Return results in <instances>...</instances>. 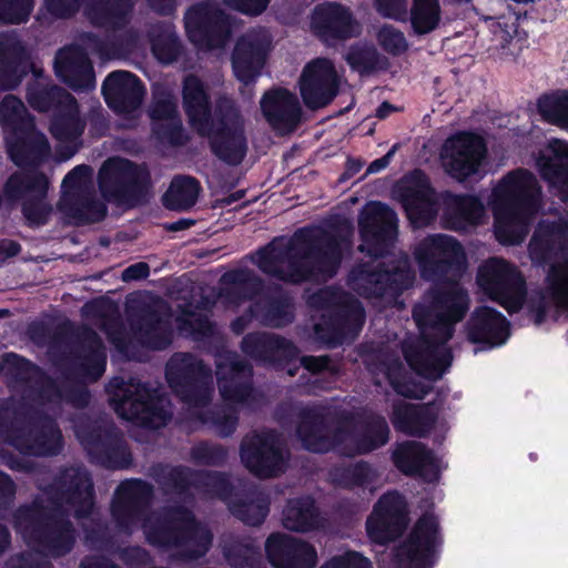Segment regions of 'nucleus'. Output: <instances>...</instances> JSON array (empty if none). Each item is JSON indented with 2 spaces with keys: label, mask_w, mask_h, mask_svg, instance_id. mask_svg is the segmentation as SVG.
<instances>
[{
  "label": "nucleus",
  "mask_w": 568,
  "mask_h": 568,
  "mask_svg": "<svg viewBox=\"0 0 568 568\" xmlns=\"http://www.w3.org/2000/svg\"><path fill=\"white\" fill-rule=\"evenodd\" d=\"M131 328L136 342L146 349L164 351L172 344L173 331L170 322L151 305H143L139 310Z\"/></svg>",
  "instance_id": "44"
},
{
  "label": "nucleus",
  "mask_w": 568,
  "mask_h": 568,
  "mask_svg": "<svg viewBox=\"0 0 568 568\" xmlns=\"http://www.w3.org/2000/svg\"><path fill=\"white\" fill-rule=\"evenodd\" d=\"M282 525L285 529L296 532L317 529L320 511L315 500L311 496L288 499L282 513Z\"/></svg>",
  "instance_id": "54"
},
{
  "label": "nucleus",
  "mask_w": 568,
  "mask_h": 568,
  "mask_svg": "<svg viewBox=\"0 0 568 568\" xmlns=\"http://www.w3.org/2000/svg\"><path fill=\"white\" fill-rule=\"evenodd\" d=\"M8 374L23 386V400L45 405L57 394L55 382L37 364L16 353L6 355Z\"/></svg>",
  "instance_id": "31"
},
{
  "label": "nucleus",
  "mask_w": 568,
  "mask_h": 568,
  "mask_svg": "<svg viewBox=\"0 0 568 568\" xmlns=\"http://www.w3.org/2000/svg\"><path fill=\"white\" fill-rule=\"evenodd\" d=\"M487 156L485 140L473 132H459L448 138L442 150L446 173L458 182L481 178V165Z\"/></svg>",
  "instance_id": "19"
},
{
  "label": "nucleus",
  "mask_w": 568,
  "mask_h": 568,
  "mask_svg": "<svg viewBox=\"0 0 568 568\" xmlns=\"http://www.w3.org/2000/svg\"><path fill=\"white\" fill-rule=\"evenodd\" d=\"M443 539L437 517L424 513L406 538L394 549V561L399 568H434Z\"/></svg>",
  "instance_id": "13"
},
{
  "label": "nucleus",
  "mask_w": 568,
  "mask_h": 568,
  "mask_svg": "<svg viewBox=\"0 0 568 568\" xmlns=\"http://www.w3.org/2000/svg\"><path fill=\"white\" fill-rule=\"evenodd\" d=\"M398 195L414 229L430 225L438 213L436 190L422 169L406 173L397 184Z\"/></svg>",
  "instance_id": "20"
},
{
  "label": "nucleus",
  "mask_w": 568,
  "mask_h": 568,
  "mask_svg": "<svg viewBox=\"0 0 568 568\" xmlns=\"http://www.w3.org/2000/svg\"><path fill=\"white\" fill-rule=\"evenodd\" d=\"M26 98L29 105L38 112L54 111L55 113L68 104L75 103V98L57 84L29 87Z\"/></svg>",
  "instance_id": "56"
},
{
  "label": "nucleus",
  "mask_w": 568,
  "mask_h": 568,
  "mask_svg": "<svg viewBox=\"0 0 568 568\" xmlns=\"http://www.w3.org/2000/svg\"><path fill=\"white\" fill-rule=\"evenodd\" d=\"M77 437L95 464L108 469H124L132 463V454L114 425H82L77 429Z\"/></svg>",
  "instance_id": "17"
},
{
  "label": "nucleus",
  "mask_w": 568,
  "mask_h": 568,
  "mask_svg": "<svg viewBox=\"0 0 568 568\" xmlns=\"http://www.w3.org/2000/svg\"><path fill=\"white\" fill-rule=\"evenodd\" d=\"M182 104L190 126L209 141L211 152L229 165H239L247 153L245 121L235 102L221 98L212 108L203 81L189 74L183 80Z\"/></svg>",
  "instance_id": "2"
},
{
  "label": "nucleus",
  "mask_w": 568,
  "mask_h": 568,
  "mask_svg": "<svg viewBox=\"0 0 568 568\" xmlns=\"http://www.w3.org/2000/svg\"><path fill=\"white\" fill-rule=\"evenodd\" d=\"M358 233L362 253L373 258L386 256L397 240V213L381 201L368 202L358 215Z\"/></svg>",
  "instance_id": "15"
},
{
  "label": "nucleus",
  "mask_w": 568,
  "mask_h": 568,
  "mask_svg": "<svg viewBox=\"0 0 568 568\" xmlns=\"http://www.w3.org/2000/svg\"><path fill=\"white\" fill-rule=\"evenodd\" d=\"M352 420L353 414L347 410H336L314 404L301 408L297 413L296 434L307 452L318 454L328 443L326 433L329 424H349Z\"/></svg>",
  "instance_id": "28"
},
{
  "label": "nucleus",
  "mask_w": 568,
  "mask_h": 568,
  "mask_svg": "<svg viewBox=\"0 0 568 568\" xmlns=\"http://www.w3.org/2000/svg\"><path fill=\"white\" fill-rule=\"evenodd\" d=\"M313 36L326 47H334L357 36L356 20L349 8L337 2L316 4L310 18Z\"/></svg>",
  "instance_id": "25"
},
{
  "label": "nucleus",
  "mask_w": 568,
  "mask_h": 568,
  "mask_svg": "<svg viewBox=\"0 0 568 568\" xmlns=\"http://www.w3.org/2000/svg\"><path fill=\"white\" fill-rule=\"evenodd\" d=\"M201 190V183L196 178L175 175L163 194L162 203L171 211H187L196 204Z\"/></svg>",
  "instance_id": "55"
},
{
  "label": "nucleus",
  "mask_w": 568,
  "mask_h": 568,
  "mask_svg": "<svg viewBox=\"0 0 568 568\" xmlns=\"http://www.w3.org/2000/svg\"><path fill=\"white\" fill-rule=\"evenodd\" d=\"M7 152L12 163L20 169H39L51 154L47 136L32 122L17 128L8 140Z\"/></svg>",
  "instance_id": "36"
},
{
  "label": "nucleus",
  "mask_w": 568,
  "mask_h": 568,
  "mask_svg": "<svg viewBox=\"0 0 568 568\" xmlns=\"http://www.w3.org/2000/svg\"><path fill=\"white\" fill-rule=\"evenodd\" d=\"M338 90L339 79L332 61L318 58L305 65L300 79V93L307 109L325 108Z\"/></svg>",
  "instance_id": "26"
},
{
  "label": "nucleus",
  "mask_w": 568,
  "mask_h": 568,
  "mask_svg": "<svg viewBox=\"0 0 568 568\" xmlns=\"http://www.w3.org/2000/svg\"><path fill=\"white\" fill-rule=\"evenodd\" d=\"M57 497L74 508V517L88 519L95 505L94 484L83 467L70 466L60 470L52 485Z\"/></svg>",
  "instance_id": "29"
},
{
  "label": "nucleus",
  "mask_w": 568,
  "mask_h": 568,
  "mask_svg": "<svg viewBox=\"0 0 568 568\" xmlns=\"http://www.w3.org/2000/svg\"><path fill=\"white\" fill-rule=\"evenodd\" d=\"M17 439L16 449L26 456L53 457L64 447L57 420L42 412L37 413V418L26 425L22 436Z\"/></svg>",
  "instance_id": "32"
},
{
  "label": "nucleus",
  "mask_w": 568,
  "mask_h": 568,
  "mask_svg": "<svg viewBox=\"0 0 568 568\" xmlns=\"http://www.w3.org/2000/svg\"><path fill=\"white\" fill-rule=\"evenodd\" d=\"M541 186L532 172L519 168L508 172L493 189L489 205L495 235L503 244H519L538 213Z\"/></svg>",
  "instance_id": "4"
},
{
  "label": "nucleus",
  "mask_w": 568,
  "mask_h": 568,
  "mask_svg": "<svg viewBox=\"0 0 568 568\" xmlns=\"http://www.w3.org/2000/svg\"><path fill=\"white\" fill-rule=\"evenodd\" d=\"M98 187L106 202L134 207L149 201L152 176L145 163L110 158L99 170Z\"/></svg>",
  "instance_id": "10"
},
{
  "label": "nucleus",
  "mask_w": 568,
  "mask_h": 568,
  "mask_svg": "<svg viewBox=\"0 0 568 568\" xmlns=\"http://www.w3.org/2000/svg\"><path fill=\"white\" fill-rule=\"evenodd\" d=\"M12 526L37 552L59 559L75 546L78 532L64 511L39 500L20 505L12 514Z\"/></svg>",
  "instance_id": "5"
},
{
  "label": "nucleus",
  "mask_w": 568,
  "mask_h": 568,
  "mask_svg": "<svg viewBox=\"0 0 568 568\" xmlns=\"http://www.w3.org/2000/svg\"><path fill=\"white\" fill-rule=\"evenodd\" d=\"M33 70L30 53L23 42L13 36L0 37V91L18 88Z\"/></svg>",
  "instance_id": "41"
},
{
  "label": "nucleus",
  "mask_w": 568,
  "mask_h": 568,
  "mask_svg": "<svg viewBox=\"0 0 568 568\" xmlns=\"http://www.w3.org/2000/svg\"><path fill=\"white\" fill-rule=\"evenodd\" d=\"M414 257L423 278L442 282L459 278L467 266L462 243L447 234H430L418 242Z\"/></svg>",
  "instance_id": "11"
},
{
  "label": "nucleus",
  "mask_w": 568,
  "mask_h": 568,
  "mask_svg": "<svg viewBox=\"0 0 568 568\" xmlns=\"http://www.w3.org/2000/svg\"><path fill=\"white\" fill-rule=\"evenodd\" d=\"M165 379L175 396L190 407L193 420L213 429L220 437H230L236 430L239 416L223 407L204 408L212 398L211 368L192 353H174L165 365Z\"/></svg>",
  "instance_id": "3"
},
{
  "label": "nucleus",
  "mask_w": 568,
  "mask_h": 568,
  "mask_svg": "<svg viewBox=\"0 0 568 568\" xmlns=\"http://www.w3.org/2000/svg\"><path fill=\"white\" fill-rule=\"evenodd\" d=\"M101 91L106 105L118 114L136 111L146 93L141 79L124 70L110 72L102 83Z\"/></svg>",
  "instance_id": "35"
},
{
  "label": "nucleus",
  "mask_w": 568,
  "mask_h": 568,
  "mask_svg": "<svg viewBox=\"0 0 568 568\" xmlns=\"http://www.w3.org/2000/svg\"><path fill=\"white\" fill-rule=\"evenodd\" d=\"M221 296L233 304L253 301L262 294L264 280L248 267L233 268L221 276Z\"/></svg>",
  "instance_id": "51"
},
{
  "label": "nucleus",
  "mask_w": 568,
  "mask_h": 568,
  "mask_svg": "<svg viewBox=\"0 0 568 568\" xmlns=\"http://www.w3.org/2000/svg\"><path fill=\"white\" fill-rule=\"evenodd\" d=\"M390 436V429L386 418L377 413H372L362 422L359 432L353 435L352 445L345 447L347 456L367 455L385 446Z\"/></svg>",
  "instance_id": "50"
},
{
  "label": "nucleus",
  "mask_w": 568,
  "mask_h": 568,
  "mask_svg": "<svg viewBox=\"0 0 568 568\" xmlns=\"http://www.w3.org/2000/svg\"><path fill=\"white\" fill-rule=\"evenodd\" d=\"M477 284L510 315L518 313L527 295L526 280L514 264L504 258H489L478 268Z\"/></svg>",
  "instance_id": "12"
},
{
  "label": "nucleus",
  "mask_w": 568,
  "mask_h": 568,
  "mask_svg": "<svg viewBox=\"0 0 568 568\" xmlns=\"http://www.w3.org/2000/svg\"><path fill=\"white\" fill-rule=\"evenodd\" d=\"M54 71L75 92H88L95 87L93 64L84 48L70 45L60 49L54 58Z\"/></svg>",
  "instance_id": "39"
},
{
  "label": "nucleus",
  "mask_w": 568,
  "mask_h": 568,
  "mask_svg": "<svg viewBox=\"0 0 568 568\" xmlns=\"http://www.w3.org/2000/svg\"><path fill=\"white\" fill-rule=\"evenodd\" d=\"M87 123L81 118L79 104H68L65 108L55 112L50 122V133L60 143H67L63 152L60 151L63 160L73 156L82 145V134Z\"/></svg>",
  "instance_id": "46"
},
{
  "label": "nucleus",
  "mask_w": 568,
  "mask_h": 568,
  "mask_svg": "<svg viewBox=\"0 0 568 568\" xmlns=\"http://www.w3.org/2000/svg\"><path fill=\"white\" fill-rule=\"evenodd\" d=\"M116 415L149 429L165 426L172 418L170 402L159 389L136 378L114 377L106 386Z\"/></svg>",
  "instance_id": "8"
},
{
  "label": "nucleus",
  "mask_w": 568,
  "mask_h": 568,
  "mask_svg": "<svg viewBox=\"0 0 568 568\" xmlns=\"http://www.w3.org/2000/svg\"><path fill=\"white\" fill-rule=\"evenodd\" d=\"M531 258L541 265H549L545 283L554 304L568 311V221L540 220L529 242Z\"/></svg>",
  "instance_id": "7"
},
{
  "label": "nucleus",
  "mask_w": 568,
  "mask_h": 568,
  "mask_svg": "<svg viewBox=\"0 0 568 568\" xmlns=\"http://www.w3.org/2000/svg\"><path fill=\"white\" fill-rule=\"evenodd\" d=\"M261 111L270 126L282 133L294 132L302 120L297 97L286 88L266 91L261 99Z\"/></svg>",
  "instance_id": "38"
},
{
  "label": "nucleus",
  "mask_w": 568,
  "mask_h": 568,
  "mask_svg": "<svg viewBox=\"0 0 568 568\" xmlns=\"http://www.w3.org/2000/svg\"><path fill=\"white\" fill-rule=\"evenodd\" d=\"M199 469L185 465L170 466L163 471L160 484L166 493L181 498L192 496V488L197 489Z\"/></svg>",
  "instance_id": "58"
},
{
  "label": "nucleus",
  "mask_w": 568,
  "mask_h": 568,
  "mask_svg": "<svg viewBox=\"0 0 568 568\" xmlns=\"http://www.w3.org/2000/svg\"><path fill=\"white\" fill-rule=\"evenodd\" d=\"M242 352L248 357L268 364H288L297 356L298 349L293 342L276 334L253 332L241 342Z\"/></svg>",
  "instance_id": "42"
},
{
  "label": "nucleus",
  "mask_w": 568,
  "mask_h": 568,
  "mask_svg": "<svg viewBox=\"0 0 568 568\" xmlns=\"http://www.w3.org/2000/svg\"><path fill=\"white\" fill-rule=\"evenodd\" d=\"M184 27L189 40L205 50L223 48L232 33L230 16L211 1L191 6L184 16Z\"/></svg>",
  "instance_id": "16"
},
{
  "label": "nucleus",
  "mask_w": 568,
  "mask_h": 568,
  "mask_svg": "<svg viewBox=\"0 0 568 568\" xmlns=\"http://www.w3.org/2000/svg\"><path fill=\"white\" fill-rule=\"evenodd\" d=\"M176 327L181 334L191 337L195 342L209 339L215 334V324L209 316L190 308H183L176 317Z\"/></svg>",
  "instance_id": "62"
},
{
  "label": "nucleus",
  "mask_w": 568,
  "mask_h": 568,
  "mask_svg": "<svg viewBox=\"0 0 568 568\" xmlns=\"http://www.w3.org/2000/svg\"><path fill=\"white\" fill-rule=\"evenodd\" d=\"M540 176L568 205V142L552 139L537 158Z\"/></svg>",
  "instance_id": "43"
},
{
  "label": "nucleus",
  "mask_w": 568,
  "mask_h": 568,
  "mask_svg": "<svg viewBox=\"0 0 568 568\" xmlns=\"http://www.w3.org/2000/svg\"><path fill=\"white\" fill-rule=\"evenodd\" d=\"M376 474L369 463L359 460L338 468L334 474V481L342 488H365L375 480Z\"/></svg>",
  "instance_id": "64"
},
{
  "label": "nucleus",
  "mask_w": 568,
  "mask_h": 568,
  "mask_svg": "<svg viewBox=\"0 0 568 568\" xmlns=\"http://www.w3.org/2000/svg\"><path fill=\"white\" fill-rule=\"evenodd\" d=\"M271 49V39L260 31H250L241 36L232 52V68L236 79L250 84L256 80L266 62Z\"/></svg>",
  "instance_id": "33"
},
{
  "label": "nucleus",
  "mask_w": 568,
  "mask_h": 568,
  "mask_svg": "<svg viewBox=\"0 0 568 568\" xmlns=\"http://www.w3.org/2000/svg\"><path fill=\"white\" fill-rule=\"evenodd\" d=\"M223 555L233 568H266L253 541L232 540L223 547Z\"/></svg>",
  "instance_id": "60"
},
{
  "label": "nucleus",
  "mask_w": 568,
  "mask_h": 568,
  "mask_svg": "<svg viewBox=\"0 0 568 568\" xmlns=\"http://www.w3.org/2000/svg\"><path fill=\"white\" fill-rule=\"evenodd\" d=\"M149 545L159 549H178L184 561L203 558L213 544L211 529L184 507H175L143 525Z\"/></svg>",
  "instance_id": "6"
},
{
  "label": "nucleus",
  "mask_w": 568,
  "mask_h": 568,
  "mask_svg": "<svg viewBox=\"0 0 568 568\" xmlns=\"http://www.w3.org/2000/svg\"><path fill=\"white\" fill-rule=\"evenodd\" d=\"M293 308L292 298L287 294L270 296L263 305L260 303L262 322L275 328L287 326L295 318Z\"/></svg>",
  "instance_id": "59"
},
{
  "label": "nucleus",
  "mask_w": 568,
  "mask_h": 568,
  "mask_svg": "<svg viewBox=\"0 0 568 568\" xmlns=\"http://www.w3.org/2000/svg\"><path fill=\"white\" fill-rule=\"evenodd\" d=\"M79 351L75 353L77 372L92 382H97L106 368V353L101 337L90 328L83 327L79 335Z\"/></svg>",
  "instance_id": "47"
},
{
  "label": "nucleus",
  "mask_w": 568,
  "mask_h": 568,
  "mask_svg": "<svg viewBox=\"0 0 568 568\" xmlns=\"http://www.w3.org/2000/svg\"><path fill=\"white\" fill-rule=\"evenodd\" d=\"M394 466L405 476L426 478L437 475L436 458L432 449L416 440L397 443L392 452Z\"/></svg>",
  "instance_id": "45"
},
{
  "label": "nucleus",
  "mask_w": 568,
  "mask_h": 568,
  "mask_svg": "<svg viewBox=\"0 0 568 568\" xmlns=\"http://www.w3.org/2000/svg\"><path fill=\"white\" fill-rule=\"evenodd\" d=\"M367 371L372 374H384L390 387L405 398L424 399L433 389L406 371L399 357L383 349H374L364 358Z\"/></svg>",
  "instance_id": "30"
},
{
  "label": "nucleus",
  "mask_w": 568,
  "mask_h": 568,
  "mask_svg": "<svg viewBox=\"0 0 568 568\" xmlns=\"http://www.w3.org/2000/svg\"><path fill=\"white\" fill-rule=\"evenodd\" d=\"M57 206L61 213L73 219L77 225L102 222L108 214V206L87 191H63Z\"/></svg>",
  "instance_id": "48"
},
{
  "label": "nucleus",
  "mask_w": 568,
  "mask_h": 568,
  "mask_svg": "<svg viewBox=\"0 0 568 568\" xmlns=\"http://www.w3.org/2000/svg\"><path fill=\"white\" fill-rule=\"evenodd\" d=\"M537 109L547 123L568 129V90L544 94L537 101Z\"/></svg>",
  "instance_id": "61"
},
{
  "label": "nucleus",
  "mask_w": 568,
  "mask_h": 568,
  "mask_svg": "<svg viewBox=\"0 0 568 568\" xmlns=\"http://www.w3.org/2000/svg\"><path fill=\"white\" fill-rule=\"evenodd\" d=\"M271 499L256 486L248 487L230 503V511L243 524L251 527L261 526L270 513Z\"/></svg>",
  "instance_id": "53"
},
{
  "label": "nucleus",
  "mask_w": 568,
  "mask_h": 568,
  "mask_svg": "<svg viewBox=\"0 0 568 568\" xmlns=\"http://www.w3.org/2000/svg\"><path fill=\"white\" fill-rule=\"evenodd\" d=\"M440 21L439 0H413L410 24L416 34L423 36L434 31Z\"/></svg>",
  "instance_id": "63"
},
{
  "label": "nucleus",
  "mask_w": 568,
  "mask_h": 568,
  "mask_svg": "<svg viewBox=\"0 0 568 568\" xmlns=\"http://www.w3.org/2000/svg\"><path fill=\"white\" fill-rule=\"evenodd\" d=\"M84 2V13L92 26L113 30L130 22L134 8L132 0H44V7L50 16L69 19Z\"/></svg>",
  "instance_id": "18"
},
{
  "label": "nucleus",
  "mask_w": 568,
  "mask_h": 568,
  "mask_svg": "<svg viewBox=\"0 0 568 568\" xmlns=\"http://www.w3.org/2000/svg\"><path fill=\"white\" fill-rule=\"evenodd\" d=\"M402 353L408 367L417 376L430 382L440 379L454 359L449 347H442L427 334L403 342Z\"/></svg>",
  "instance_id": "24"
},
{
  "label": "nucleus",
  "mask_w": 568,
  "mask_h": 568,
  "mask_svg": "<svg viewBox=\"0 0 568 568\" xmlns=\"http://www.w3.org/2000/svg\"><path fill=\"white\" fill-rule=\"evenodd\" d=\"M154 497L153 486L141 478L122 481L111 503V516L118 530L131 535L145 516Z\"/></svg>",
  "instance_id": "22"
},
{
  "label": "nucleus",
  "mask_w": 568,
  "mask_h": 568,
  "mask_svg": "<svg viewBox=\"0 0 568 568\" xmlns=\"http://www.w3.org/2000/svg\"><path fill=\"white\" fill-rule=\"evenodd\" d=\"M332 227L306 225L288 239L276 236L255 252L253 263L263 274L290 285L332 280L341 268L344 250L352 246L353 226L343 219Z\"/></svg>",
  "instance_id": "1"
},
{
  "label": "nucleus",
  "mask_w": 568,
  "mask_h": 568,
  "mask_svg": "<svg viewBox=\"0 0 568 568\" xmlns=\"http://www.w3.org/2000/svg\"><path fill=\"white\" fill-rule=\"evenodd\" d=\"M240 457L245 468L261 479L273 478L285 470V458L274 429L245 436L240 445Z\"/></svg>",
  "instance_id": "21"
},
{
  "label": "nucleus",
  "mask_w": 568,
  "mask_h": 568,
  "mask_svg": "<svg viewBox=\"0 0 568 568\" xmlns=\"http://www.w3.org/2000/svg\"><path fill=\"white\" fill-rule=\"evenodd\" d=\"M445 204V223L454 231L479 224L485 214L483 201L474 194L447 193Z\"/></svg>",
  "instance_id": "49"
},
{
  "label": "nucleus",
  "mask_w": 568,
  "mask_h": 568,
  "mask_svg": "<svg viewBox=\"0 0 568 568\" xmlns=\"http://www.w3.org/2000/svg\"><path fill=\"white\" fill-rule=\"evenodd\" d=\"M365 322L363 305L354 297H348L331 312L322 313L321 322L314 331L318 339L329 347H336L349 336H356Z\"/></svg>",
  "instance_id": "27"
},
{
  "label": "nucleus",
  "mask_w": 568,
  "mask_h": 568,
  "mask_svg": "<svg viewBox=\"0 0 568 568\" xmlns=\"http://www.w3.org/2000/svg\"><path fill=\"white\" fill-rule=\"evenodd\" d=\"M265 554L274 568H315V547L285 532H273L265 541Z\"/></svg>",
  "instance_id": "34"
},
{
  "label": "nucleus",
  "mask_w": 568,
  "mask_h": 568,
  "mask_svg": "<svg viewBox=\"0 0 568 568\" xmlns=\"http://www.w3.org/2000/svg\"><path fill=\"white\" fill-rule=\"evenodd\" d=\"M407 504L397 490L383 494L366 519V532L376 545L386 546L398 539L407 528Z\"/></svg>",
  "instance_id": "23"
},
{
  "label": "nucleus",
  "mask_w": 568,
  "mask_h": 568,
  "mask_svg": "<svg viewBox=\"0 0 568 568\" xmlns=\"http://www.w3.org/2000/svg\"><path fill=\"white\" fill-rule=\"evenodd\" d=\"M509 322L496 308L477 306L466 323L467 339L488 348L501 346L508 339Z\"/></svg>",
  "instance_id": "40"
},
{
  "label": "nucleus",
  "mask_w": 568,
  "mask_h": 568,
  "mask_svg": "<svg viewBox=\"0 0 568 568\" xmlns=\"http://www.w3.org/2000/svg\"><path fill=\"white\" fill-rule=\"evenodd\" d=\"M468 310V293L456 284L434 291L430 303L415 305L412 314L420 335L427 334L436 344L446 347L455 325L464 320Z\"/></svg>",
  "instance_id": "9"
},
{
  "label": "nucleus",
  "mask_w": 568,
  "mask_h": 568,
  "mask_svg": "<svg viewBox=\"0 0 568 568\" xmlns=\"http://www.w3.org/2000/svg\"><path fill=\"white\" fill-rule=\"evenodd\" d=\"M49 179L38 169H21L9 175L3 184V197L10 204L22 203L32 196L48 195Z\"/></svg>",
  "instance_id": "52"
},
{
  "label": "nucleus",
  "mask_w": 568,
  "mask_h": 568,
  "mask_svg": "<svg viewBox=\"0 0 568 568\" xmlns=\"http://www.w3.org/2000/svg\"><path fill=\"white\" fill-rule=\"evenodd\" d=\"M32 409L29 402H20L10 406L0 404V438L16 449L17 438L22 436L26 424L23 418Z\"/></svg>",
  "instance_id": "57"
},
{
  "label": "nucleus",
  "mask_w": 568,
  "mask_h": 568,
  "mask_svg": "<svg viewBox=\"0 0 568 568\" xmlns=\"http://www.w3.org/2000/svg\"><path fill=\"white\" fill-rule=\"evenodd\" d=\"M357 293L365 298L397 296L408 290L415 272L406 257H392L376 264H363L357 270Z\"/></svg>",
  "instance_id": "14"
},
{
  "label": "nucleus",
  "mask_w": 568,
  "mask_h": 568,
  "mask_svg": "<svg viewBox=\"0 0 568 568\" xmlns=\"http://www.w3.org/2000/svg\"><path fill=\"white\" fill-rule=\"evenodd\" d=\"M439 407L435 402L414 404L403 400L394 402L389 416L396 432L416 438H426L435 428Z\"/></svg>",
  "instance_id": "37"
}]
</instances>
